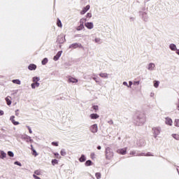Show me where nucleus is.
Segmentation results:
<instances>
[{"instance_id":"obj_21","label":"nucleus","mask_w":179,"mask_h":179,"mask_svg":"<svg viewBox=\"0 0 179 179\" xmlns=\"http://www.w3.org/2000/svg\"><path fill=\"white\" fill-rule=\"evenodd\" d=\"M34 83H38V81L40 80V78L38 77H34L32 79Z\"/></svg>"},{"instance_id":"obj_45","label":"nucleus","mask_w":179,"mask_h":179,"mask_svg":"<svg viewBox=\"0 0 179 179\" xmlns=\"http://www.w3.org/2000/svg\"><path fill=\"white\" fill-rule=\"evenodd\" d=\"M129 87H131V86H132V82L131 81H129Z\"/></svg>"},{"instance_id":"obj_46","label":"nucleus","mask_w":179,"mask_h":179,"mask_svg":"<svg viewBox=\"0 0 179 179\" xmlns=\"http://www.w3.org/2000/svg\"><path fill=\"white\" fill-rule=\"evenodd\" d=\"M134 85H139V81H136L134 83Z\"/></svg>"},{"instance_id":"obj_32","label":"nucleus","mask_w":179,"mask_h":179,"mask_svg":"<svg viewBox=\"0 0 179 179\" xmlns=\"http://www.w3.org/2000/svg\"><path fill=\"white\" fill-rule=\"evenodd\" d=\"M57 26L59 27H62V24L61 23V20H57Z\"/></svg>"},{"instance_id":"obj_12","label":"nucleus","mask_w":179,"mask_h":179,"mask_svg":"<svg viewBox=\"0 0 179 179\" xmlns=\"http://www.w3.org/2000/svg\"><path fill=\"white\" fill-rule=\"evenodd\" d=\"M90 117L91 120H97V118H99V117H100V116L97 114L92 113L90 115Z\"/></svg>"},{"instance_id":"obj_26","label":"nucleus","mask_w":179,"mask_h":179,"mask_svg":"<svg viewBox=\"0 0 179 179\" xmlns=\"http://www.w3.org/2000/svg\"><path fill=\"white\" fill-rule=\"evenodd\" d=\"M83 22H86V19L83 18L80 20V23H82V24H80V27H81V29L83 28Z\"/></svg>"},{"instance_id":"obj_28","label":"nucleus","mask_w":179,"mask_h":179,"mask_svg":"<svg viewBox=\"0 0 179 179\" xmlns=\"http://www.w3.org/2000/svg\"><path fill=\"white\" fill-rule=\"evenodd\" d=\"M8 156H10V157H13V156H15V155L13 154V152L12 151H8Z\"/></svg>"},{"instance_id":"obj_7","label":"nucleus","mask_w":179,"mask_h":179,"mask_svg":"<svg viewBox=\"0 0 179 179\" xmlns=\"http://www.w3.org/2000/svg\"><path fill=\"white\" fill-rule=\"evenodd\" d=\"M106 157L107 159H110V157H113V152H110V148H106Z\"/></svg>"},{"instance_id":"obj_5","label":"nucleus","mask_w":179,"mask_h":179,"mask_svg":"<svg viewBox=\"0 0 179 179\" xmlns=\"http://www.w3.org/2000/svg\"><path fill=\"white\" fill-rule=\"evenodd\" d=\"M90 130L92 132H93V134H96V132H97L98 131L97 124H94L91 126Z\"/></svg>"},{"instance_id":"obj_43","label":"nucleus","mask_w":179,"mask_h":179,"mask_svg":"<svg viewBox=\"0 0 179 179\" xmlns=\"http://www.w3.org/2000/svg\"><path fill=\"white\" fill-rule=\"evenodd\" d=\"M87 17H92V13H88L87 14Z\"/></svg>"},{"instance_id":"obj_31","label":"nucleus","mask_w":179,"mask_h":179,"mask_svg":"<svg viewBox=\"0 0 179 179\" xmlns=\"http://www.w3.org/2000/svg\"><path fill=\"white\" fill-rule=\"evenodd\" d=\"M96 177L97 179L101 178V174L100 173H96Z\"/></svg>"},{"instance_id":"obj_3","label":"nucleus","mask_w":179,"mask_h":179,"mask_svg":"<svg viewBox=\"0 0 179 179\" xmlns=\"http://www.w3.org/2000/svg\"><path fill=\"white\" fill-rule=\"evenodd\" d=\"M85 27H87V29H89L90 30H92V29H93V27H94V25L93 24L92 22H86L85 24Z\"/></svg>"},{"instance_id":"obj_53","label":"nucleus","mask_w":179,"mask_h":179,"mask_svg":"<svg viewBox=\"0 0 179 179\" xmlns=\"http://www.w3.org/2000/svg\"><path fill=\"white\" fill-rule=\"evenodd\" d=\"M177 52V54L179 55V50H178V52Z\"/></svg>"},{"instance_id":"obj_22","label":"nucleus","mask_w":179,"mask_h":179,"mask_svg":"<svg viewBox=\"0 0 179 179\" xmlns=\"http://www.w3.org/2000/svg\"><path fill=\"white\" fill-rule=\"evenodd\" d=\"M13 83H15V85H20L21 82L20 80H13Z\"/></svg>"},{"instance_id":"obj_47","label":"nucleus","mask_w":179,"mask_h":179,"mask_svg":"<svg viewBox=\"0 0 179 179\" xmlns=\"http://www.w3.org/2000/svg\"><path fill=\"white\" fill-rule=\"evenodd\" d=\"M0 115H3V110H0Z\"/></svg>"},{"instance_id":"obj_11","label":"nucleus","mask_w":179,"mask_h":179,"mask_svg":"<svg viewBox=\"0 0 179 179\" xmlns=\"http://www.w3.org/2000/svg\"><path fill=\"white\" fill-rule=\"evenodd\" d=\"M166 125H170L171 127V125H173V120L169 117L166 118Z\"/></svg>"},{"instance_id":"obj_23","label":"nucleus","mask_w":179,"mask_h":179,"mask_svg":"<svg viewBox=\"0 0 179 179\" xmlns=\"http://www.w3.org/2000/svg\"><path fill=\"white\" fill-rule=\"evenodd\" d=\"M172 136L176 141H179V135L178 134H172Z\"/></svg>"},{"instance_id":"obj_30","label":"nucleus","mask_w":179,"mask_h":179,"mask_svg":"<svg viewBox=\"0 0 179 179\" xmlns=\"http://www.w3.org/2000/svg\"><path fill=\"white\" fill-rule=\"evenodd\" d=\"M91 164H92V161H90V160H87L85 162V166H90Z\"/></svg>"},{"instance_id":"obj_1","label":"nucleus","mask_w":179,"mask_h":179,"mask_svg":"<svg viewBox=\"0 0 179 179\" xmlns=\"http://www.w3.org/2000/svg\"><path fill=\"white\" fill-rule=\"evenodd\" d=\"M145 122H146V117L143 115L137 119L136 125H143Z\"/></svg>"},{"instance_id":"obj_17","label":"nucleus","mask_w":179,"mask_h":179,"mask_svg":"<svg viewBox=\"0 0 179 179\" xmlns=\"http://www.w3.org/2000/svg\"><path fill=\"white\" fill-rule=\"evenodd\" d=\"M79 44L78 43H73L70 45L69 48H78Z\"/></svg>"},{"instance_id":"obj_41","label":"nucleus","mask_w":179,"mask_h":179,"mask_svg":"<svg viewBox=\"0 0 179 179\" xmlns=\"http://www.w3.org/2000/svg\"><path fill=\"white\" fill-rule=\"evenodd\" d=\"M123 85H124V86H127V87H129V85H128V83H127V82H124V83H123Z\"/></svg>"},{"instance_id":"obj_42","label":"nucleus","mask_w":179,"mask_h":179,"mask_svg":"<svg viewBox=\"0 0 179 179\" xmlns=\"http://www.w3.org/2000/svg\"><path fill=\"white\" fill-rule=\"evenodd\" d=\"M55 156H57V159H61V157H59V154H58V153H55Z\"/></svg>"},{"instance_id":"obj_39","label":"nucleus","mask_w":179,"mask_h":179,"mask_svg":"<svg viewBox=\"0 0 179 179\" xmlns=\"http://www.w3.org/2000/svg\"><path fill=\"white\" fill-rule=\"evenodd\" d=\"M27 128L29 129V134H33V131H31V128H30V127H29V126H27Z\"/></svg>"},{"instance_id":"obj_10","label":"nucleus","mask_w":179,"mask_h":179,"mask_svg":"<svg viewBox=\"0 0 179 179\" xmlns=\"http://www.w3.org/2000/svg\"><path fill=\"white\" fill-rule=\"evenodd\" d=\"M69 82L71 83H78V79H76L73 77H69Z\"/></svg>"},{"instance_id":"obj_18","label":"nucleus","mask_w":179,"mask_h":179,"mask_svg":"<svg viewBox=\"0 0 179 179\" xmlns=\"http://www.w3.org/2000/svg\"><path fill=\"white\" fill-rule=\"evenodd\" d=\"M99 76H101V78H108V74H107V73H101L99 74Z\"/></svg>"},{"instance_id":"obj_19","label":"nucleus","mask_w":179,"mask_h":179,"mask_svg":"<svg viewBox=\"0 0 179 179\" xmlns=\"http://www.w3.org/2000/svg\"><path fill=\"white\" fill-rule=\"evenodd\" d=\"M169 47L172 51H176V50H177V46L175 44H171Z\"/></svg>"},{"instance_id":"obj_15","label":"nucleus","mask_w":179,"mask_h":179,"mask_svg":"<svg viewBox=\"0 0 179 179\" xmlns=\"http://www.w3.org/2000/svg\"><path fill=\"white\" fill-rule=\"evenodd\" d=\"M10 99H11L10 96H7L6 98V101L8 106H10V104H12V101H10Z\"/></svg>"},{"instance_id":"obj_16","label":"nucleus","mask_w":179,"mask_h":179,"mask_svg":"<svg viewBox=\"0 0 179 179\" xmlns=\"http://www.w3.org/2000/svg\"><path fill=\"white\" fill-rule=\"evenodd\" d=\"M31 88L32 89H36V87H38V86H40V83H34L31 84Z\"/></svg>"},{"instance_id":"obj_49","label":"nucleus","mask_w":179,"mask_h":179,"mask_svg":"<svg viewBox=\"0 0 179 179\" xmlns=\"http://www.w3.org/2000/svg\"><path fill=\"white\" fill-rule=\"evenodd\" d=\"M34 155H35V156H37V152H36V150H34Z\"/></svg>"},{"instance_id":"obj_9","label":"nucleus","mask_w":179,"mask_h":179,"mask_svg":"<svg viewBox=\"0 0 179 179\" xmlns=\"http://www.w3.org/2000/svg\"><path fill=\"white\" fill-rule=\"evenodd\" d=\"M10 121L13 124V125H19V122L15 121V116L13 115L10 117Z\"/></svg>"},{"instance_id":"obj_44","label":"nucleus","mask_w":179,"mask_h":179,"mask_svg":"<svg viewBox=\"0 0 179 179\" xmlns=\"http://www.w3.org/2000/svg\"><path fill=\"white\" fill-rule=\"evenodd\" d=\"M52 145H54L55 146H58V143H55V142H53L52 143Z\"/></svg>"},{"instance_id":"obj_51","label":"nucleus","mask_w":179,"mask_h":179,"mask_svg":"<svg viewBox=\"0 0 179 179\" xmlns=\"http://www.w3.org/2000/svg\"><path fill=\"white\" fill-rule=\"evenodd\" d=\"M97 149H99V150H100V149H101V146H100V145L98 146V147H97Z\"/></svg>"},{"instance_id":"obj_25","label":"nucleus","mask_w":179,"mask_h":179,"mask_svg":"<svg viewBox=\"0 0 179 179\" xmlns=\"http://www.w3.org/2000/svg\"><path fill=\"white\" fill-rule=\"evenodd\" d=\"M79 160L80 162H83L86 160V157H85V155H82Z\"/></svg>"},{"instance_id":"obj_36","label":"nucleus","mask_w":179,"mask_h":179,"mask_svg":"<svg viewBox=\"0 0 179 179\" xmlns=\"http://www.w3.org/2000/svg\"><path fill=\"white\" fill-rule=\"evenodd\" d=\"M14 164H16L17 166H20V167H22V164H20V162H15Z\"/></svg>"},{"instance_id":"obj_33","label":"nucleus","mask_w":179,"mask_h":179,"mask_svg":"<svg viewBox=\"0 0 179 179\" xmlns=\"http://www.w3.org/2000/svg\"><path fill=\"white\" fill-rule=\"evenodd\" d=\"M174 124L176 127H179V120H176Z\"/></svg>"},{"instance_id":"obj_38","label":"nucleus","mask_w":179,"mask_h":179,"mask_svg":"<svg viewBox=\"0 0 179 179\" xmlns=\"http://www.w3.org/2000/svg\"><path fill=\"white\" fill-rule=\"evenodd\" d=\"M101 39L99 38H95V43H100Z\"/></svg>"},{"instance_id":"obj_6","label":"nucleus","mask_w":179,"mask_h":179,"mask_svg":"<svg viewBox=\"0 0 179 179\" xmlns=\"http://www.w3.org/2000/svg\"><path fill=\"white\" fill-rule=\"evenodd\" d=\"M117 153L119 155H126L127 154V148H122V149H119L117 150Z\"/></svg>"},{"instance_id":"obj_34","label":"nucleus","mask_w":179,"mask_h":179,"mask_svg":"<svg viewBox=\"0 0 179 179\" xmlns=\"http://www.w3.org/2000/svg\"><path fill=\"white\" fill-rule=\"evenodd\" d=\"M34 174H36V176H41V172L40 171H35Z\"/></svg>"},{"instance_id":"obj_14","label":"nucleus","mask_w":179,"mask_h":179,"mask_svg":"<svg viewBox=\"0 0 179 179\" xmlns=\"http://www.w3.org/2000/svg\"><path fill=\"white\" fill-rule=\"evenodd\" d=\"M36 68H37V66H36V64H30V65L28 66V69H29V71L35 70Z\"/></svg>"},{"instance_id":"obj_20","label":"nucleus","mask_w":179,"mask_h":179,"mask_svg":"<svg viewBox=\"0 0 179 179\" xmlns=\"http://www.w3.org/2000/svg\"><path fill=\"white\" fill-rule=\"evenodd\" d=\"M155 68V64H150L148 66L149 71H153V69Z\"/></svg>"},{"instance_id":"obj_54","label":"nucleus","mask_w":179,"mask_h":179,"mask_svg":"<svg viewBox=\"0 0 179 179\" xmlns=\"http://www.w3.org/2000/svg\"><path fill=\"white\" fill-rule=\"evenodd\" d=\"M78 30H80V28H78Z\"/></svg>"},{"instance_id":"obj_24","label":"nucleus","mask_w":179,"mask_h":179,"mask_svg":"<svg viewBox=\"0 0 179 179\" xmlns=\"http://www.w3.org/2000/svg\"><path fill=\"white\" fill-rule=\"evenodd\" d=\"M48 62V59L45 58L42 60V65H45Z\"/></svg>"},{"instance_id":"obj_4","label":"nucleus","mask_w":179,"mask_h":179,"mask_svg":"<svg viewBox=\"0 0 179 179\" xmlns=\"http://www.w3.org/2000/svg\"><path fill=\"white\" fill-rule=\"evenodd\" d=\"M61 55H62V51L58 52L57 54L53 58L54 61H58L61 57Z\"/></svg>"},{"instance_id":"obj_8","label":"nucleus","mask_w":179,"mask_h":179,"mask_svg":"<svg viewBox=\"0 0 179 179\" xmlns=\"http://www.w3.org/2000/svg\"><path fill=\"white\" fill-rule=\"evenodd\" d=\"M90 9V6L87 5L85 8H83V10L80 12L81 15H85L87 10Z\"/></svg>"},{"instance_id":"obj_50","label":"nucleus","mask_w":179,"mask_h":179,"mask_svg":"<svg viewBox=\"0 0 179 179\" xmlns=\"http://www.w3.org/2000/svg\"><path fill=\"white\" fill-rule=\"evenodd\" d=\"M145 156H152V155H150V153H147Z\"/></svg>"},{"instance_id":"obj_2","label":"nucleus","mask_w":179,"mask_h":179,"mask_svg":"<svg viewBox=\"0 0 179 179\" xmlns=\"http://www.w3.org/2000/svg\"><path fill=\"white\" fill-rule=\"evenodd\" d=\"M152 132L155 138L157 137V135L160 134V128L159 127H154L152 128Z\"/></svg>"},{"instance_id":"obj_29","label":"nucleus","mask_w":179,"mask_h":179,"mask_svg":"<svg viewBox=\"0 0 179 179\" xmlns=\"http://www.w3.org/2000/svg\"><path fill=\"white\" fill-rule=\"evenodd\" d=\"M159 81H154L155 87H159Z\"/></svg>"},{"instance_id":"obj_52","label":"nucleus","mask_w":179,"mask_h":179,"mask_svg":"<svg viewBox=\"0 0 179 179\" xmlns=\"http://www.w3.org/2000/svg\"><path fill=\"white\" fill-rule=\"evenodd\" d=\"M130 155H135V152H131L130 153Z\"/></svg>"},{"instance_id":"obj_27","label":"nucleus","mask_w":179,"mask_h":179,"mask_svg":"<svg viewBox=\"0 0 179 179\" xmlns=\"http://www.w3.org/2000/svg\"><path fill=\"white\" fill-rule=\"evenodd\" d=\"M52 166H55V164H58V160L52 159Z\"/></svg>"},{"instance_id":"obj_13","label":"nucleus","mask_w":179,"mask_h":179,"mask_svg":"<svg viewBox=\"0 0 179 179\" xmlns=\"http://www.w3.org/2000/svg\"><path fill=\"white\" fill-rule=\"evenodd\" d=\"M6 157V153L2 150H0V159H5Z\"/></svg>"},{"instance_id":"obj_40","label":"nucleus","mask_w":179,"mask_h":179,"mask_svg":"<svg viewBox=\"0 0 179 179\" xmlns=\"http://www.w3.org/2000/svg\"><path fill=\"white\" fill-rule=\"evenodd\" d=\"M33 177H34V178H35V179H41L40 177L36 176V174H34V175H33Z\"/></svg>"},{"instance_id":"obj_37","label":"nucleus","mask_w":179,"mask_h":179,"mask_svg":"<svg viewBox=\"0 0 179 179\" xmlns=\"http://www.w3.org/2000/svg\"><path fill=\"white\" fill-rule=\"evenodd\" d=\"M93 109L95 110V111H97V110H99V106H94Z\"/></svg>"},{"instance_id":"obj_35","label":"nucleus","mask_w":179,"mask_h":179,"mask_svg":"<svg viewBox=\"0 0 179 179\" xmlns=\"http://www.w3.org/2000/svg\"><path fill=\"white\" fill-rule=\"evenodd\" d=\"M61 155H62V156H65V155H66V152H65V150H62L61 151Z\"/></svg>"},{"instance_id":"obj_48","label":"nucleus","mask_w":179,"mask_h":179,"mask_svg":"<svg viewBox=\"0 0 179 179\" xmlns=\"http://www.w3.org/2000/svg\"><path fill=\"white\" fill-rule=\"evenodd\" d=\"M17 111H19V110H17L16 111H15V115L17 117V115H19V113H17Z\"/></svg>"}]
</instances>
